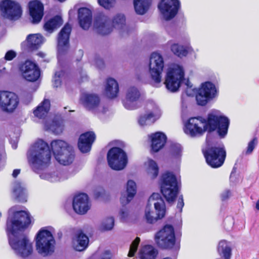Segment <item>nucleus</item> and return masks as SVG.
<instances>
[{
  "instance_id": "28",
  "label": "nucleus",
  "mask_w": 259,
  "mask_h": 259,
  "mask_svg": "<svg viewBox=\"0 0 259 259\" xmlns=\"http://www.w3.org/2000/svg\"><path fill=\"white\" fill-rule=\"evenodd\" d=\"M61 164L68 165L73 161L75 158L74 151L72 146H70L55 157Z\"/></svg>"
},
{
  "instance_id": "19",
  "label": "nucleus",
  "mask_w": 259,
  "mask_h": 259,
  "mask_svg": "<svg viewBox=\"0 0 259 259\" xmlns=\"http://www.w3.org/2000/svg\"><path fill=\"white\" fill-rule=\"evenodd\" d=\"M80 102L87 110L96 113L100 106V99L95 94L82 93Z\"/></svg>"
},
{
  "instance_id": "57",
  "label": "nucleus",
  "mask_w": 259,
  "mask_h": 259,
  "mask_svg": "<svg viewBox=\"0 0 259 259\" xmlns=\"http://www.w3.org/2000/svg\"><path fill=\"white\" fill-rule=\"evenodd\" d=\"M37 55L41 58H44L46 56V54L42 52H39L37 53Z\"/></svg>"
},
{
  "instance_id": "45",
  "label": "nucleus",
  "mask_w": 259,
  "mask_h": 259,
  "mask_svg": "<svg viewBox=\"0 0 259 259\" xmlns=\"http://www.w3.org/2000/svg\"><path fill=\"white\" fill-rule=\"evenodd\" d=\"M140 241V238L137 237L132 242L130 246V250L128 254V256L132 257L134 256L135 253L137 251Z\"/></svg>"
},
{
  "instance_id": "36",
  "label": "nucleus",
  "mask_w": 259,
  "mask_h": 259,
  "mask_svg": "<svg viewBox=\"0 0 259 259\" xmlns=\"http://www.w3.org/2000/svg\"><path fill=\"white\" fill-rule=\"evenodd\" d=\"M63 23L61 16L57 15L48 21L44 25V29L49 33H52L55 29L59 27Z\"/></svg>"
},
{
  "instance_id": "15",
  "label": "nucleus",
  "mask_w": 259,
  "mask_h": 259,
  "mask_svg": "<svg viewBox=\"0 0 259 259\" xmlns=\"http://www.w3.org/2000/svg\"><path fill=\"white\" fill-rule=\"evenodd\" d=\"M181 7L179 0H161L158 5L160 13L165 20H170L177 14Z\"/></svg>"
},
{
  "instance_id": "4",
  "label": "nucleus",
  "mask_w": 259,
  "mask_h": 259,
  "mask_svg": "<svg viewBox=\"0 0 259 259\" xmlns=\"http://www.w3.org/2000/svg\"><path fill=\"white\" fill-rule=\"evenodd\" d=\"M113 27L121 30L122 35H123L124 31L127 30L123 15L117 14L113 19L111 25L109 18L104 13H99L97 14L95 18L94 28L99 34H108L112 31Z\"/></svg>"
},
{
  "instance_id": "54",
  "label": "nucleus",
  "mask_w": 259,
  "mask_h": 259,
  "mask_svg": "<svg viewBox=\"0 0 259 259\" xmlns=\"http://www.w3.org/2000/svg\"><path fill=\"white\" fill-rule=\"evenodd\" d=\"M111 253L110 251H105L101 256V259H110Z\"/></svg>"
},
{
  "instance_id": "58",
  "label": "nucleus",
  "mask_w": 259,
  "mask_h": 259,
  "mask_svg": "<svg viewBox=\"0 0 259 259\" xmlns=\"http://www.w3.org/2000/svg\"><path fill=\"white\" fill-rule=\"evenodd\" d=\"M255 208L259 210V199L256 202Z\"/></svg>"
},
{
  "instance_id": "16",
  "label": "nucleus",
  "mask_w": 259,
  "mask_h": 259,
  "mask_svg": "<svg viewBox=\"0 0 259 259\" xmlns=\"http://www.w3.org/2000/svg\"><path fill=\"white\" fill-rule=\"evenodd\" d=\"M19 99L13 92L0 91V108L5 112H13L18 107Z\"/></svg>"
},
{
  "instance_id": "35",
  "label": "nucleus",
  "mask_w": 259,
  "mask_h": 259,
  "mask_svg": "<svg viewBox=\"0 0 259 259\" xmlns=\"http://www.w3.org/2000/svg\"><path fill=\"white\" fill-rule=\"evenodd\" d=\"M152 0H133L135 12L141 15H144L149 10Z\"/></svg>"
},
{
  "instance_id": "1",
  "label": "nucleus",
  "mask_w": 259,
  "mask_h": 259,
  "mask_svg": "<svg viewBox=\"0 0 259 259\" xmlns=\"http://www.w3.org/2000/svg\"><path fill=\"white\" fill-rule=\"evenodd\" d=\"M8 213L6 231L9 245L16 255L28 257L33 252L32 244L24 230L30 223L29 213L18 210L16 206L10 208Z\"/></svg>"
},
{
  "instance_id": "26",
  "label": "nucleus",
  "mask_w": 259,
  "mask_h": 259,
  "mask_svg": "<svg viewBox=\"0 0 259 259\" xmlns=\"http://www.w3.org/2000/svg\"><path fill=\"white\" fill-rule=\"evenodd\" d=\"M78 18L80 26L84 30L88 29L92 23V11L87 8H80L78 10Z\"/></svg>"
},
{
  "instance_id": "56",
  "label": "nucleus",
  "mask_w": 259,
  "mask_h": 259,
  "mask_svg": "<svg viewBox=\"0 0 259 259\" xmlns=\"http://www.w3.org/2000/svg\"><path fill=\"white\" fill-rule=\"evenodd\" d=\"M20 172V169H15L13 170L12 176L14 178H16Z\"/></svg>"
},
{
  "instance_id": "48",
  "label": "nucleus",
  "mask_w": 259,
  "mask_h": 259,
  "mask_svg": "<svg viewBox=\"0 0 259 259\" xmlns=\"http://www.w3.org/2000/svg\"><path fill=\"white\" fill-rule=\"evenodd\" d=\"M98 1L100 6L106 9L111 8L115 2V0H98Z\"/></svg>"
},
{
  "instance_id": "6",
  "label": "nucleus",
  "mask_w": 259,
  "mask_h": 259,
  "mask_svg": "<svg viewBox=\"0 0 259 259\" xmlns=\"http://www.w3.org/2000/svg\"><path fill=\"white\" fill-rule=\"evenodd\" d=\"M165 207L163 200L158 193H153L148 199L145 209V218L150 224L156 222L165 215Z\"/></svg>"
},
{
  "instance_id": "60",
  "label": "nucleus",
  "mask_w": 259,
  "mask_h": 259,
  "mask_svg": "<svg viewBox=\"0 0 259 259\" xmlns=\"http://www.w3.org/2000/svg\"><path fill=\"white\" fill-rule=\"evenodd\" d=\"M12 147L13 149H15L17 148V145L16 144H13L12 145Z\"/></svg>"
},
{
  "instance_id": "31",
  "label": "nucleus",
  "mask_w": 259,
  "mask_h": 259,
  "mask_svg": "<svg viewBox=\"0 0 259 259\" xmlns=\"http://www.w3.org/2000/svg\"><path fill=\"white\" fill-rule=\"evenodd\" d=\"M217 251L223 259H231L232 255L231 243L225 240H221L217 247Z\"/></svg>"
},
{
  "instance_id": "3",
  "label": "nucleus",
  "mask_w": 259,
  "mask_h": 259,
  "mask_svg": "<svg viewBox=\"0 0 259 259\" xmlns=\"http://www.w3.org/2000/svg\"><path fill=\"white\" fill-rule=\"evenodd\" d=\"M51 158V151L48 145L42 140L36 141L27 152L28 161L34 171L39 170L47 166Z\"/></svg>"
},
{
  "instance_id": "33",
  "label": "nucleus",
  "mask_w": 259,
  "mask_h": 259,
  "mask_svg": "<svg viewBox=\"0 0 259 259\" xmlns=\"http://www.w3.org/2000/svg\"><path fill=\"white\" fill-rule=\"evenodd\" d=\"M89 238L82 232H79L77 236L73 241V246L76 251H81L84 250L89 244Z\"/></svg>"
},
{
  "instance_id": "55",
  "label": "nucleus",
  "mask_w": 259,
  "mask_h": 259,
  "mask_svg": "<svg viewBox=\"0 0 259 259\" xmlns=\"http://www.w3.org/2000/svg\"><path fill=\"white\" fill-rule=\"evenodd\" d=\"M236 172V168L233 167V168L232 170V172L231 173L230 177V180L232 182L235 181L234 178H235V175Z\"/></svg>"
},
{
  "instance_id": "59",
  "label": "nucleus",
  "mask_w": 259,
  "mask_h": 259,
  "mask_svg": "<svg viewBox=\"0 0 259 259\" xmlns=\"http://www.w3.org/2000/svg\"><path fill=\"white\" fill-rule=\"evenodd\" d=\"M182 107L183 109L186 108V106L185 105L184 100H182Z\"/></svg>"
},
{
  "instance_id": "53",
  "label": "nucleus",
  "mask_w": 259,
  "mask_h": 259,
  "mask_svg": "<svg viewBox=\"0 0 259 259\" xmlns=\"http://www.w3.org/2000/svg\"><path fill=\"white\" fill-rule=\"evenodd\" d=\"M95 62L97 67H98L100 69L102 68L104 66V63L103 60L99 57L96 58Z\"/></svg>"
},
{
  "instance_id": "61",
  "label": "nucleus",
  "mask_w": 259,
  "mask_h": 259,
  "mask_svg": "<svg viewBox=\"0 0 259 259\" xmlns=\"http://www.w3.org/2000/svg\"><path fill=\"white\" fill-rule=\"evenodd\" d=\"M100 194H97H97H96V197H99V196H100Z\"/></svg>"
},
{
  "instance_id": "50",
  "label": "nucleus",
  "mask_w": 259,
  "mask_h": 259,
  "mask_svg": "<svg viewBox=\"0 0 259 259\" xmlns=\"http://www.w3.org/2000/svg\"><path fill=\"white\" fill-rule=\"evenodd\" d=\"M221 199L222 201L227 200L231 196V192L229 190H225L221 194Z\"/></svg>"
},
{
  "instance_id": "18",
  "label": "nucleus",
  "mask_w": 259,
  "mask_h": 259,
  "mask_svg": "<svg viewBox=\"0 0 259 259\" xmlns=\"http://www.w3.org/2000/svg\"><path fill=\"white\" fill-rule=\"evenodd\" d=\"M71 31V27L68 23H67L58 34L57 47L59 61L61 56L65 54L69 48V40Z\"/></svg>"
},
{
  "instance_id": "51",
  "label": "nucleus",
  "mask_w": 259,
  "mask_h": 259,
  "mask_svg": "<svg viewBox=\"0 0 259 259\" xmlns=\"http://www.w3.org/2000/svg\"><path fill=\"white\" fill-rule=\"evenodd\" d=\"M120 219L122 221H124L128 215V211L126 208H122L119 212Z\"/></svg>"
},
{
  "instance_id": "29",
  "label": "nucleus",
  "mask_w": 259,
  "mask_h": 259,
  "mask_svg": "<svg viewBox=\"0 0 259 259\" xmlns=\"http://www.w3.org/2000/svg\"><path fill=\"white\" fill-rule=\"evenodd\" d=\"M137 192V187L135 182L132 180L128 181L126 186V191L125 194H122L120 197V202L122 206L128 204L134 198Z\"/></svg>"
},
{
  "instance_id": "7",
  "label": "nucleus",
  "mask_w": 259,
  "mask_h": 259,
  "mask_svg": "<svg viewBox=\"0 0 259 259\" xmlns=\"http://www.w3.org/2000/svg\"><path fill=\"white\" fill-rule=\"evenodd\" d=\"M53 228L48 227L41 228L36 236V247L38 252L47 256L54 251L55 240L52 233Z\"/></svg>"
},
{
  "instance_id": "37",
  "label": "nucleus",
  "mask_w": 259,
  "mask_h": 259,
  "mask_svg": "<svg viewBox=\"0 0 259 259\" xmlns=\"http://www.w3.org/2000/svg\"><path fill=\"white\" fill-rule=\"evenodd\" d=\"M50 109V102L45 99L33 111L34 115L39 118H44L48 114Z\"/></svg>"
},
{
  "instance_id": "40",
  "label": "nucleus",
  "mask_w": 259,
  "mask_h": 259,
  "mask_svg": "<svg viewBox=\"0 0 259 259\" xmlns=\"http://www.w3.org/2000/svg\"><path fill=\"white\" fill-rule=\"evenodd\" d=\"M167 45L170 46L172 52L179 57H185L188 54V50L183 46L178 44H171L170 41H168Z\"/></svg>"
},
{
  "instance_id": "10",
  "label": "nucleus",
  "mask_w": 259,
  "mask_h": 259,
  "mask_svg": "<svg viewBox=\"0 0 259 259\" xmlns=\"http://www.w3.org/2000/svg\"><path fill=\"white\" fill-rule=\"evenodd\" d=\"M184 78V72L180 65L174 64L168 69L164 84L170 92H177Z\"/></svg>"
},
{
  "instance_id": "14",
  "label": "nucleus",
  "mask_w": 259,
  "mask_h": 259,
  "mask_svg": "<svg viewBox=\"0 0 259 259\" xmlns=\"http://www.w3.org/2000/svg\"><path fill=\"white\" fill-rule=\"evenodd\" d=\"M2 15L11 20H16L21 17L22 10L19 4L12 0H3L0 3Z\"/></svg>"
},
{
  "instance_id": "23",
  "label": "nucleus",
  "mask_w": 259,
  "mask_h": 259,
  "mask_svg": "<svg viewBox=\"0 0 259 259\" xmlns=\"http://www.w3.org/2000/svg\"><path fill=\"white\" fill-rule=\"evenodd\" d=\"M95 139L96 135L93 132H87L81 134L78 142V147L79 150L82 153L90 152Z\"/></svg>"
},
{
  "instance_id": "30",
  "label": "nucleus",
  "mask_w": 259,
  "mask_h": 259,
  "mask_svg": "<svg viewBox=\"0 0 259 259\" xmlns=\"http://www.w3.org/2000/svg\"><path fill=\"white\" fill-rule=\"evenodd\" d=\"M64 172L60 170L45 171L40 174L39 177L41 179L47 180L51 182H57L66 179L64 177Z\"/></svg>"
},
{
  "instance_id": "17",
  "label": "nucleus",
  "mask_w": 259,
  "mask_h": 259,
  "mask_svg": "<svg viewBox=\"0 0 259 259\" xmlns=\"http://www.w3.org/2000/svg\"><path fill=\"white\" fill-rule=\"evenodd\" d=\"M20 70L23 78L29 81H36L40 75V71L38 65L29 60H26L22 64Z\"/></svg>"
},
{
  "instance_id": "13",
  "label": "nucleus",
  "mask_w": 259,
  "mask_h": 259,
  "mask_svg": "<svg viewBox=\"0 0 259 259\" xmlns=\"http://www.w3.org/2000/svg\"><path fill=\"white\" fill-rule=\"evenodd\" d=\"M164 67L163 58L161 55L157 52L151 54L150 58L149 69L152 79L154 81L153 85L158 87L161 81V73Z\"/></svg>"
},
{
  "instance_id": "8",
  "label": "nucleus",
  "mask_w": 259,
  "mask_h": 259,
  "mask_svg": "<svg viewBox=\"0 0 259 259\" xmlns=\"http://www.w3.org/2000/svg\"><path fill=\"white\" fill-rule=\"evenodd\" d=\"M159 184L161 192L169 203L174 202L179 191V186L175 175L166 171L161 176Z\"/></svg>"
},
{
  "instance_id": "43",
  "label": "nucleus",
  "mask_w": 259,
  "mask_h": 259,
  "mask_svg": "<svg viewBox=\"0 0 259 259\" xmlns=\"http://www.w3.org/2000/svg\"><path fill=\"white\" fill-rule=\"evenodd\" d=\"M49 128L56 135L61 134L63 130V124L61 120H54Z\"/></svg>"
},
{
  "instance_id": "12",
  "label": "nucleus",
  "mask_w": 259,
  "mask_h": 259,
  "mask_svg": "<svg viewBox=\"0 0 259 259\" xmlns=\"http://www.w3.org/2000/svg\"><path fill=\"white\" fill-rule=\"evenodd\" d=\"M107 160L109 166L112 169L120 170L126 166L127 157L126 153L121 148L113 147L108 152Z\"/></svg>"
},
{
  "instance_id": "39",
  "label": "nucleus",
  "mask_w": 259,
  "mask_h": 259,
  "mask_svg": "<svg viewBox=\"0 0 259 259\" xmlns=\"http://www.w3.org/2000/svg\"><path fill=\"white\" fill-rule=\"evenodd\" d=\"M156 251L151 245H145L140 251L141 259H155Z\"/></svg>"
},
{
  "instance_id": "22",
  "label": "nucleus",
  "mask_w": 259,
  "mask_h": 259,
  "mask_svg": "<svg viewBox=\"0 0 259 259\" xmlns=\"http://www.w3.org/2000/svg\"><path fill=\"white\" fill-rule=\"evenodd\" d=\"M29 14L33 24L38 23L44 16V5L38 0L31 1L28 4Z\"/></svg>"
},
{
  "instance_id": "9",
  "label": "nucleus",
  "mask_w": 259,
  "mask_h": 259,
  "mask_svg": "<svg viewBox=\"0 0 259 259\" xmlns=\"http://www.w3.org/2000/svg\"><path fill=\"white\" fill-rule=\"evenodd\" d=\"M207 144L208 146L205 149L202 150L207 163L213 168H218L221 166L223 164L226 157V152L224 145L222 144L218 147H210L209 146V142Z\"/></svg>"
},
{
  "instance_id": "21",
  "label": "nucleus",
  "mask_w": 259,
  "mask_h": 259,
  "mask_svg": "<svg viewBox=\"0 0 259 259\" xmlns=\"http://www.w3.org/2000/svg\"><path fill=\"white\" fill-rule=\"evenodd\" d=\"M72 205L76 213L80 214L85 213L90 208L88 196L84 193L75 196L73 198Z\"/></svg>"
},
{
  "instance_id": "32",
  "label": "nucleus",
  "mask_w": 259,
  "mask_h": 259,
  "mask_svg": "<svg viewBox=\"0 0 259 259\" xmlns=\"http://www.w3.org/2000/svg\"><path fill=\"white\" fill-rule=\"evenodd\" d=\"M118 91L119 88L117 81L113 78H108L105 87L106 96L110 99L114 98L117 97Z\"/></svg>"
},
{
  "instance_id": "5",
  "label": "nucleus",
  "mask_w": 259,
  "mask_h": 259,
  "mask_svg": "<svg viewBox=\"0 0 259 259\" xmlns=\"http://www.w3.org/2000/svg\"><path fill=\"white\" fill-rule=\"evenodd\" d=\"M187 85V95L193 96L195 95L197 104L202 106L206 105L217 95V90L214 84L209 81L202 83L201 87L198 89L192 88V85H190L188 81Z\"/></svg>"
},
{
  "instance_id": "38",
  "label": "nucleus",
  "mask_w": 259,
  "mask_h": 259,
  "mask_svg": "<svg viewBox=\"0 0 259 259\" xmlns=\"http://www.w3.org/2000/svg\"><path fill=\"white\" fill-rule=\"evenodd\" d=\"M51 146L55 157L56 156L59 155L61 152L65 151V149L70 146V145L63 140H56L51 142Z\"/></svg>"
},
{
  "instance_id": "20",
  "label": "nucleus",
  "mask_w": 259,
  "mask_h": 259,
  "mask_svg": "<svg viewBox=\"0 0 259 259\" xmlns=\"http://www.w3.org/2000/svg\"><path fill=\"white\" fill-rule=\"evenodd\" d=\"M141 94L135 87H130L126 91L125 99L123 102L124 107L128 110L136 109L138 107V102Z\"/></svg>"
},
{
  "instance_id": "25",
  "label": "nucleus",
  "mask_w": 259,
  "mask_h": 259,
  "mask_svg": "<svg viewBox=\"0 0 259 259\" xmlns=\"http://www.w3.org/2000/svg\"><path fill=\"white\" fill-rule=\"evenodd\" d=\"M148 139L151 142V150L157 152L164 147L167 138L164 133L158 132L148 135Z\"/></svg>"
},
{
  "instance_id": "49",
  "label": "nucleus",
  "mask_w": 259,
  "mask_h": 259,
  "mask_svg": "<svg viewBox=\"0 0 259 259\" xmlns=\"http://www.w3.org/2000/svg\"><path fill=\"white\" fill-rule=\"evenodd\" d=\"M16 56V53L13 50L8 51L5 56V59L8 61L13 60Z\"/></svg>"
},
{
  "instance_id": "24",
  "label": "nucleus",
  "mask_w": 259,
  "mask_h": 259,
  "mask_svg": "<svg viewBox=\"0 0 259 259\" xmlns=\"http://www.w3.org/2000/svg\"><path fill=\"white\" fill-rule=\"evenodd\" d=\"M147 108L148 112L144 116H141L138 120L141 126L153 123L155 120V117L159 113L158 107L152 102L148 104Z\"/></svg>"
},
{
  "instance_id": "44",
  "label": "nucleus",
  "mask_w": 259,
  "mask_h": 259,
  "mask_svg": "<svg viewBox=\"0 0 259 259\" xmlns=\"http://www.w3.org/2000/svg\"><path fill=\"white\" fill-rule=\"evenodd\" d=\"M114 225V220L113 217L108 218L104 220L101 225V228L104 230H111Z\"/></svg>"
},
{
  "instance_id": "46",
  "label": "nucleus",
  "mask_w": 259,
  "mask_h": 259,
  "mask_svg": "<svg viewBox=\"0 0 259 259\" xmlns=\"http://www.w3.org/2000/svg\"><path fill=\"white\" fill-rule=\"evenodd\" d=\"M65 72L63 70L56 72L54 78L53 85L54 87L57 88L61 84V78L64 75Z\"/></svg>"
},
{
  "instance_id": "27",
  "label": "nucleus",
  "mask_w": 259,
  "mask_h": 259,
  "mask_svg": "<svg viewBox=\"0 0 259 259\" xmlns=\"http://www.w3.org/2000/svg\"><path fill=\"white\" fill-rule=\"evenodd\" d=\"M45 38L40 34H31L27 36L26 41L22 44V47L26 44L28 51L37 49L44 42Z\"/></svg>"
},
{
  "instance_id": "47",
  "label": "nucleus",
  "mask_w": 259,
  "mask_h": 259,
  "mask_svg": "<svg viewBox=\"0 0 259 259\" xmlns=\"http://www.w3.org/2000/svg\"><path fill=\"white\" fill-rule=\"evenodd\" d=\"M257 140L256 138L251 140L248 144L246 150L245 151V155L251 154L257 145Z\"/></svg>"
},
{
  "instance_id": "34",
  "label": "nucleus",
  "mask_w": 259,
  "mask_h": 259,
  "mask_svg": "<svg viewBox=\"0 0 259 259\" xmlns=\"http://www.w3.org/2000/svg\"><path fill=\"white\" fill-rule=\"evenodd\" d=\"M13 193L17 200L20 202L27 201V192L25 186L20 182H15L14 185Z\"/></svg>"
},
{
  "instance_id": "52",
  "label": "nucleus",
  "mask_w": 259,
  "mask_h": 259,
  "mask_svg": "<svg viewBox=\"0 0 259 259\" xmlns=\"http://www.w3.org/2000/svg\"><path fill=\"white\" fill-rule=\"evenodd\" d=\"M184 203L182 195L179 196L177 203V208H178L180 212L182 211V208L184 206Z\"/></svg>"
},
{
  "instance_id": "42",
  "label": "nucleus",
  "mask_w": 259,
  "mask_h": 259,
  "mask_svg": "<svg viewBox=\"0 0 259 259\" xmlns=\"http://www.w3.org/2000/svg\"><path fill=\"white\" fill-rule=\"evenodd\" d=\"M148 166L147 173L151 179L157 177L159 172V168L156 162L152 159H149L147 162Z\"/></svg>"
},
{
  "instance_id": "2",
  "label": "nucleus",
  "mask_w": 259,
  "mask_h": 259,
  "mask_svg": "<svg viewBox=\"0 0 259 259\" xmlns=\"http://www.w3.org/2000/svg\"><path fill=\"white\" fill-rule=\"evenodd\" d=\"M230 124L229 118L220 111L211 110L207 115L206 119L202 117L190 118L185 124V133L192 137L202 135L207 131L206 142H210L211 133L217 131L221 139L224 138L228 133Z\"/></svg>"
},
{
  "instance_id": "11",
  "label": "nucleus",
  "mask_w": 259,
  "mask_h": 259,
  "mask_svg": "<svg viewBox=\"0 0 259 259\" xmlns=\"http://www.w3.org/2000/svg\"><path fill=\"white\" fill-rule=\"evenodd\" d=\"M157 246L162 249H170L175 245L176 237L174 228L171 225H166L155 235Z\"/></svg>"
},
{
  "instance_id": "41",
  "label": "nucleus",
  "mask_w": 259,
  "mask_h": 259,
  "mask_svg": "<svg viewBox=\"0 0 259 259\" xmlns=\"http://www.w3.org/2000/svg\"><path fill=\"white\" fill-rule=\"evenodd\" d=\"M183 148L178 143L172 144L170 148V154L171 158L176 161H179L182 157Z\"/></svg>"
}]
</instances>
